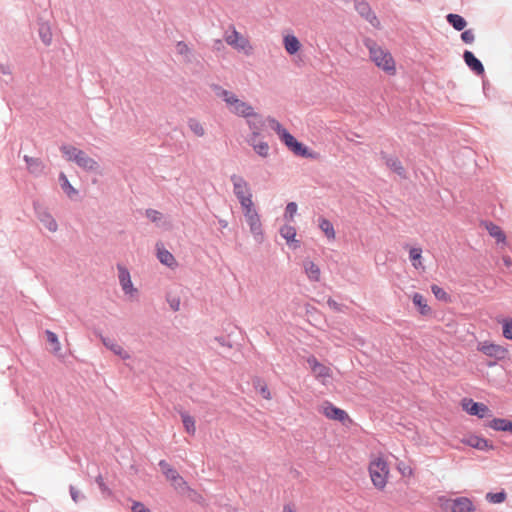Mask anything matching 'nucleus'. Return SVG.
Wrapping results in <instances>:
<instances>
[{
    "instance_id": "nucleus-1",
    "label": "nucleus",
    "mask_w": 512,
    "mask_h": 512,
    "mask_svg": "<svg viewBox=\"0 0 512 512\" xmlns=\"http://www.w3.org/2000/svg\"><path fill=\"white\" fill-rule=\"evenodd\" d=\"M365 46L369 51L370 60L389 76L396 75V62L392 54L373 40H366Z\"/></svg>"
},
{
    "instance_id": "nucleus-2",
    "label": "nucleus",
    "mask_w": 512,
    "mask_h": 512,
    "mask_svg": "<svg viewBox=\"0 0 512 512\" xmlns=\"http://www.w3.org/2000/svg\"><path fill=\"white\" fill-rule=\"evenodd\" d=\"M269 126L276 132L280 140L295 155L305 158H315L316 154L311 152L302 143L298 142L277 120L268 119Z\"/></svg>"
},
{
    "instance_id": "nucleus-3",
    "label": "nucleus",
    "mask_w": 512,
    "mask_h": 512,
    "mask_svg": "<svg viewBox=\"0 0 512 512\" xmlns=\"http://www.w3.org/2000/svg\"><path fill=\"white\" fill-rule=\"evenodd\" d=\"M368 471L374 487L383 490L390 473L388 462L382 457H377L370 461Z\"/></svg>"
},
{
    "instance_id": "nucleus-4",
    "label": "nucleus",
    "mask_w": 512,
    "mask_h": 512,
    "mask_svg": "<svg viewBox=\"0 0 512 512\" xmlns=\"http://www.w3.org/2000/svg\"><path fill=\"white\" fill-rule=\"evenodd\" d=\"M66 160L75 162L80 168L87 171H96L99 165L96 160L88 156L83 150L71 145L61 147Z\"/></svg>"
},
{
    "instance_id": "nucleus-5",
    "label": "nucleus",
    "mask_w": 512,
    "mask_h": 512,
    "mask_svg": "<svg viewBox=\"0 0 512 512\" xmlns=\"http://www.w3.org/2000/svg\"><path fill=\"white\" fill-rule=\"evenodd\" d=\"M219 96L226 103L231 113L243 118L252 114L253 107L247 102L239 99L233 92L228 90H221Z\"/></svg>"
},
{
    "instance_id": "nucleus-6",
    "label": "nucleus",
    "mask_w": 512,
    "mask_h": 512,
    "mask_svg": "<svg viewBox=\"0 0 512 512\" xmlns=\"http://www.w3.org/2000/svg\"><path fill=\"white\" fill-rule=\"evenodd\" d=\"M224 39L228 45L237 50L238 52L243 53L246 56H250L253 53V46L250 43L249 39L239 33L235 27H231L225 33Z\"/></svg>"
},
{
    "instance_id": "nucleus-7",
    "label": "nucleus",
    "mask_w": 512,
    "mask_h": 512,
    "mask_svg": "<svg viewBox=\"0 0 512 512\" xmlns=\"http://www.w3.org/2000/svg\"><path fill=\"white\" fill-rule=\"evenodd\" d=\"M230 180L233 184V192L239 200L241 207L254 204L249 183L242 176L235 174L230 177Z\"/></svg>"
},
{
    "instance_id": "nucleus-8",
    "label": "nucleus",
    "mask_w": 512,
    "mask_h": 512,
    "mask_svg": "<svg viewBox=\"0 0 512 512\" xmlns=\"http://www.w3.org/2000/svg\"><path fill=\"white\" fill-rule=\"evenodd\" d=\"M460 406L464 412L471 416H476L479 419L490 418L492 416V411L486 404L475 402L471 398H463L460 402Z\"/></svg>"
},
{
    "instance_id": "nucleus-9",
    "label": "nucleus",
    "mask_w": 512,
    "mask_h": 512,
    "mask_svg": "<svg viewBox=\"0 0 512 512\" xmlns=\"http://www.w3.org/2000/svg\"><path fill=\"white\" fill-rule=\"evenodd\" d=\"M319 412L323 414L326 418L338 421L343 425H348L352 423V419L349 417L346 411L337 408L328 401L322 403V405L319 407Z\"/></svg>"
},
{
    "instance_id": "nucleus-10",
    "label": "nucleus",
    "mask_w": 512,
    "mask_h": 512,
    "mask_svg": "<svg viewBox=\"0 0 512 512\" xmlns=\"http://www.w3.org/2000/svg\"><path fill=\"white\" fill-rule=\"evenodd\" d=\"M477 350L498 361L505 359L509 353L506 347L490 341L479 342L477 344Z\"/></svg>"
},
{
    "instance_id": "nucleus-11",
    "label": "nucleus",
    "mask_w": 512,
    "mask_h": 512,
    "mask_svg": "<svg viewBox=\"0 0 512 512\" xmlns=\"http://www.w3.org/2000/svg\"><path fill=\"white\" fill-rule=\"evenodd\" d=\"M245 219L250 227L251 233L255 236H262V223L254 204L242 207Z\"/></svg>"
},
{
    "instance_id": "nucleus-12",
    "label": "nucleus",
    "mask_w": 512,
    "mask_h": 512,
    "mask_svg": "<svg viewBox=\"0 0 512 512\" xmlns=\"http://www.w3.org/2000/svg\"><path fill=\"white\" fill-rule=\"evenodd\" d=\"M314 376L321 383L327 384L329 380L332 378V371L329 367L317 361L315 357H309L307 360Z\"/></svg>"
},
{
    "instance_id": "nucleus-13",
    "label": "nucleus",
    "mask_w": 512,
    "mask_h": 512,
    "mask_svg": "<svg viewBox=\"0 0 512 512\" xmlns=\"http://www.w3.org/2000/svg\"><path fill=\"white\" fill-rule=\"evenodd\" d=\"M98 466L95 463L87 465V475L90 478H94L95 483L97 484L102 496L104 498H109L112 496L113 492L105 483L104 478L101 473L98 472Z\"/></svg>"
},
{
    "instance_id": "nucleus-14",
    "label": "nucleus",
    "mask_w": 512,
    "mask_h": 512,
    "mask_svg": "<svg viewBox=\"0 0 512 512\" xmlns=\"http://www.w3.org/2000/svg\"><path fill=\"white\" fill-rule=\"evenodd\" d=\"M118 272L119 282L122 290L126 295L134 298L137 295L138 290L133 286L129 271L123 266H118Z\"/></svg>"
},
{
    "instance_id": "nucleus-15",
    "label": "nucleus",
    "mask_w": 512,
    "mask_h": 512,
    "mask_svg": "<svg viewBox=\"0 0 512 512\" xmlns=\"http://www.w3.org/2000/svg\"><path fill=\"white\" fill-rule=\"evenodd\" d=\"M475 505L468 497L460 496L451 500L450 512H473Z\"/></svg>"
},
{
    "instance_id": "nucleus-16",
    "label": "nucleus",
    "mask_w": 512,
    "mask_h": 512,
    "mask_svg": "<svg viewBox=\"0 0 512 512\" xmlns=\"http://www.w3.org/2000/svg\"><path fill=\"white\" fill-rule=\"evenodd\" d=\"M159 466L166 478L173 481L176 485L181 486L187 484L183 477L179 475L177 470L171 467L166 460H160Z\"/></svg>"
},
{
    "instance_id": "nucleus-17",
    "label": "nucleus",
    "mask_w": 512,
    "mask_h": 512,
    "mask_svg": "<svg viewBox=\"0 0 512 512\" xmlns=\"http://www.w3.org/2000/svg\"><path fill=\"white\" fill-rule=\"evenodd\" d=\"M355 5L356 10L359 12V14L363 16L367 21H369L372 26H374L375 28L380 27L379 19L371 11L369 5L365 1L357 0Z\"/></svg>"
},
{
    "instance_id": "nucleus-18",
    "label": "nucleus",
    "mask_w": 512,
    "mask_h": 512,
    "mask_svg": "<svg viewBox=\"0 0 512 512\" xmlns=\"http://www.w3.org/2000/svg\"><path fill=\"white\" fill-rule=\"evenodd\" d=\"M245 118L247 119V124L252 131L251 137H258L261 133L263 126H264V120H263L262 116L260 114L256 113L253 109L252 114Z\"/></svg>"
},
{
    "instance_id": "nucleus-19",
    "label": "nucleus",
    "mask_w": 512,
    "mask_h": 512,
    "mask_svg": "<svg viewBox=\"0 0 512 512\" xmlns=\"http://www.w3.org/2000/svg\"><path fill=\"white\" fill-rule=\"evenodd\" d=\"M303 269L307 278L312 282H319L321 279L320 267L312 260L305 259L303 261Z\"/></svg>"
},
{
    "instance_id": "nucleus-20",
    "label": "nucleus",
    "mask_w": 512,
    "mask_h": 512,
    "mask_svg": "<svg viewBox=\"0 0 512 512\" xmlns=\"http://www.w3.org/2000/svg\"><path fill=\"white\" fill-rule=\"evenodd\" d=\"M102 342L109 350L122 359L126 360L130 358V354L115 340L103 337Z\"/></svg>"
},
{
    "instance_id": "nucleus-21",
    "label": "nucleus",
    "mask_w": 512,
    "mask_h": 512,
    "mask_svg": "<svg viewBox=\"0 0 512 512\" xmlns=\"http://www.w3.org/2000/svg\"><path fill=\"white\" fill-rule=\"evenodd\" d=\"M464 61L466 65L473 70L477 75H482L484 73V67L482 63L474 56V54L470 51H465L463 54Z\"/></svg>"
},
{
    "instance_id": "nucleus-22",
    "label": "nucleus",
    "mask_w": 512,
    "mask_h": 512,
    "mask_svg": "<svg viewBox=\"0 0 512 512\" xmlns=\"http://www.w3.org/2000/svg\"><path fill=\"white\" fill-rule=\"evenodd\" d=\"M249 144L252 146L253 150L256 154H258L262 158H267L270 154V147L267 142L258 141L257 137H251L248 140Z\"/></svg>"
},
{
    "instance_id": "nucleus-23",
    "label": "nucleus",
    "mask_w": 512,
    "mask_h": 512,
    "mask_svg": "<svg viewBox=\"0 0 512 512\" xmlns=\"http://www.w3.org/2000/svg\"><path fill=\"white\" fill-rule=\"evenodd\" d=\"M412 301L421 315L426 316L431 313V308L422 294L414 293L412 295Z\"/></svg>"
},
{
    "instance_id": "nucleus-24",
    "label": "nucleus",
    "mask_w": 512,
    "mask_h": 512,
    "mask_svg": "<svg viewBox=\"0 0 512 512\" xmlns=\"http://www.w3.org/2000/svg\"><path fill=\"white\" fill-rule=\"evenodd\" d=\"M286 52L290 55L297 53L301 48V43L294 35H286L283 39Z\"/></svg>"
},
{
    "instance_id": "nucleus-25",
    "label": "nucleus",
    "mask_w": 512,
    "mask_h": 512,
    "mask_svg": "<svg viewBox=\"0 0 512 512\" xmlns=\"http://www.w3.org/2000/svg\"><path fill=\"white\" fill-rule=\"evenodd\" d=\"M462 443L470 448H487L488 446L485 439L473 434L466 435L463 438Z\"/></svg>"
},
{
    "instance_id": "nucleus-26",
    "label": "nucleus",
    "mask_w": 512,
    "mask_h": 512,
    "mask_svg": "<svg viewBox=\"0 0 512 512\" xmlns=\"http://www.w3.org/2000/svg\"><path fill=\"white\" fill-rule=\"evenodd\" d=\"M488 426L496 431L512 432V421L503 418H494L489 421Z\"/></svg>"
},
{
    "instance_id": "nucleus-27",
    "label": "nucleus",
    "mask_w": 512,
    "mask_h": 512,
    "mask_svg": "<svg viewBox=\"0 0 512 512\" xmlns=\"http://www.w3.org/2000/svg\"><path fill=\"white\" fill-rule=\"evenodd\" d=\"M281 236L287 241L288 244L295 243V248L299 247V242L296 240V229L292 225H284L280 229Z\"/></svg>"
},
{
    "instance_id": "nucleus-28",
    "label": "nucleus",
    "mask_w": 512,
    "mask_h": 512,
    "mask_svg": "<svg viewBox=\"0 0 512 512\" xmlns=\"http://www.w3.org/2000/svg\"><path fill=\"white\" fill-rule=\"evenodd\" d=\"M485 228L487 229L490 236L495 238L497 242L505 243L506 236L499 226L492 222H487L485 223Z\"/></svg>"
},
{
    "instance_id": "nucleus-29",
    "label": "nucleus",
    "mask_w": 512,
    "mask_h": 512,
    "mask_svg": "<svg viewBox=\"0 0 512 512\" xmlns=\"http://www.w3.org/2000/svg\"><path fill=\"white\" fill-rule=\"evenodd\" d=\"M157 256L159 261L168 267H174L177 265L175 257L164 248H158Z\"/></svg>"
},
{
    "instance_id": "nucleus-30",
    "label": "nucleus",
    "mask_w": 512,
    "mask_h": 512,
    "mask_svg": "<svg viewBox=\"0 0 512 512\" xmlns=\"http://www.w3.org/2000/svg\"><path fill=\"white\" fill-rule=\"evenodd\" d=\"M446 19L448 23L452 25L453 28L456 29L457 31H462L467 25L466 20L461 15L458 14H448Z\"/></svg>"
},
{
    "instance_id": "nucleus-31",
    "label": "nucleus",
    "mask_w": 512,
    "mask_h": 512,
    "mask_svg": "<svg viewBox=\"0 0 512 512\" xmlns=\"http://www.w3.org/2000/svg\"><path fill=\"white\" fill-rule=\"evenodd\" d=\"M40 222L43 226L50 232H56L58 229V225L56 220L49 213H42L39 216Z\"/></svg>"
},
{
    "instance_id": "nucleus-32",
    "label": "nucleus",
    "mask_w": 512,
    "mask_h": 512,
    "mask_svg": "<svg viewBox=\"0 0 512 512\" xmlns=\"http://www.w3.org/2000/svg\"><path fill=\"white\" fill-rule=\"evenodd\" d=\"M59 181L61 188L64 190V192L67 194L69 198H73L77 195L78 191L70 184L68 178L64 173H61L59 176Z\"/></svg>"
},
{
    "instance_id": "nucleus-33",
    "label": "nucleus",
    "mask_w": 512,
    "mask_h": 512,
    "mask_svg": "<svg viewBox=\"0 0 512 512\" xmlns=\"http://www.w3.org/2000/svg\"><path fill=\"white\" fill-rule=\"evenodd\" d=\"M319 228L326 235V237L330 240L335 239V230L333 224L325 218H321L319 220Z\"/></svg>"
},
{
    "instance_id": "nucleus-34",
    "label": "nucleus",
    "mask_w": 512,
    "mask_h": 512,
    "mask_svg": "<svg viewBox=\"0 0 512 512\" xmlns=\"http://www.w3.org/2000/svg\"><path fill=\"white\" fill-rule=\"evenodd\" d=\"M181 420L187 433L194 434L196 431V425L194 418L187 412H181Z\"/></svg>"
},
{
    "instance_id": "nucleus-35",
    "label": "nucleus",
    "mask_w": 512,
    "mask_h": 512,
    "mask_svg": "<svg viewBox=\"0 0 512 512\" xmlns=\"http://www.w3.org/2000/svg\"><path fill=\"white\" fill-rule=\"evenodd\" d=\"M507 493L504 489L497 492H488L485 496L486 500L492 504H500L506 500Z\"/></svg>"
},
{
    "instance_id": "nucleus-36",
    "label": "nucleus",
    "mask_w": 512,
    "mask_h": 512,
    "mask_svg": "<svg viewBox=\"0 0 512 512\" xmlns=\"http://www.w3.org/2000/svg\"><path fill=\"white\" fill-rule=\"evenodd\" d=\"M188 127L197 137H202L205 135V128L203 124L195 118H191L188 120Z\"/></svg>"
},
{
    "instance_id": "nucleus-37",
    "label": "nucleus",
    "mask_w": 512,
    "mask_h": 512,
    "mask_svg": "<svg viewBox=\"0 0 512 512\" xmlns=\"http://www.w3.org/2000/svg\"><path fill=\"white\" fill-rule=\"evenodd\" d=\"M24 160L31 173H39L43 170V164L39 159L25 156Z\"/></svg>"
},
{
    "instance_id": "nucleus-38",
    "label": "nucleus",
    "mask_w": 512,
    "mask_h": 512,
    "mask_svg": "<svg viewBox=\"0 0 512 512\" xmlns=\"http://www.w3.org/2000/svg\"><path fill=\"white\" fill-rule=\"evenodd\" d=\"M39 35L42 40V42L45 45H50L52 42V32L50 29V26L46 23L41 24L39 28Z\"/></svg>"
},
{
    "instance_id": "nucleus-39",
    "label": "nucleus",
    "mask_w": 512,
    "mask_h": 512,
    "mask_svg": "<svg viewBox=\"0 0 512 512\" xmlns=\"http://www.w3.org/2000/svg\"><path fill=\"white\" fill-rule=\"evenodd\" d=\"M422 257V249L418 247L411 248L409 250V258L412 261L413 266L418 269L422 266L420 259Z\"/></svg>"
},
{
    "instance_id": "nucleus-40",
    "label": "nucleus",
    "mask_w": 512,
    "mask_h": 512,
    "mask_svg": "<svg viewBox=\"0 0 512 512\" xmlns=\"http://www.w3.org/2000/svg\"><path fill=\"white\" fill-rule=\"evenodd\" d=\"M386 158V164L388 167H390L393 171L398 173L399 175L403 174V167L401 165V162L397 158L392 157H385Z\"/></svg>"
},
{
    "instance_id": "nucleus-41",
    "label": "nucleus",
    "mask_w": 512,
    "mask_h": 512,
    "mask_svg": "<svg viewBox=\"0 0 512 512\" xmlns=\"http://www.w3.org/2000/svg\"><path fill=\"white\" fill-rule=\"evenodd\" d=\"M46 336L48 342L53 346L54 352H59L61 350V345L57 335L54 332L47 330Z\"/></svg>"
},
{
    "instance_id": "nucleus-42",
    "label": "nucleus",
    "mask_w": 512,
    "mask_h": 512,
    "mask_svg": "<svg viewBox=\"0 0 512 512\" xmlns=\"http://www.w3.org/2000/svg\"><path fill=\"white\" fill-rule=\"evenodd\" d=\"M503 336L506 339L512 340V319H506L503 321Z\"/></svg>"
},
{
    "instance_id": "nucleus-43",
    "label": "nucleus",
    "mask_w": 512,
    "mask_h": 512,
    "mask_svg": "<svg viewBox=\"0 0 512 512\" xmlns=\"http://www.w3.org/2000/svg\"><path fill=\"white\" fill-rule=\"evenodd\" d=\"M297 210V204L295 202H289L286 206L285 217L292 220L294 215L297 213Z\"/></svg>"
},
{
    "instance_id": "nucleus-44",
    "label": "nucleus",
    "mask_w": 512,
    "mask_h": 512,
    "mask_svg": "<svg viewBox=\"0 0 512 512\" xmlns=\"http://www.w3.org/2000/svg\"><path fill=\"white\" fill-rule=\"evenodd\" d=\"M146 216L152 222H158V221L162 220V218H163L162 213L157 210H154V209L146 210Z\"/></svg>"
},
{
    "instance_id": "nucleus-45",
    "label": "nucleus",
    "mask_w": 512,
    "mask_h": 512,
    "mask_svg": "<svg viewBox=\"0 0 512 512\" xmlns=\"http://www.w3.org/2000/svg\"><path fill=\"white\" fill-rule=\"evenodd\" d=\"M69 492H70V496H71L72 500L75 503H79L82 499L85 498V496L83 494H81L80 491L78 489H76L73 485H70Z\"/></svg>"
},
{
    "instance_id": "nucleus-46",
    "label": "nucleus",
    "mask_w": 512,
    "mask_h": 512,
    "mask_svg": "<svg viewBox=\"0 0 512 512\" xmlns=\"http://www.w3.org/2000/svg\"><path fill=\"white\" fill-rule=\"evenodd\" d=\"M461 39L463 42H465L467 44L473 43L475 40V34H474L473 30L469 29V30H465L464 32H462Z\"/></svg>"
},
{
    "instance_id": "nucleus-47",
    "label": "nucleus",
    "mask_w": 512,
    "mask_h": 512,
    "mask_svg": "<svg viewBox=\"0 0 512 512\" xmlns=\"http://www.w3.org/2000/svg\"><path fill=\"white\" fill-rule=\"evenodd\" d=\"M132 512H149V508L140 501H133L131 505Z\"/></svg>"
},
{
    "instance_id": "nucleus-48",
    "label": "nucleus",
    "mask_w": 512,
    "mask_h": 512,
    "mask_svg": "<svg viewBox=\"0 0 512 512\" xmlns=\"http://www.w3.org/2000/svg\"><path fill=\"white\" fill-rule=\"evenodd\" d=\"M431 290L436 298L445 300L447 298V293L439 286L433 285Z\"/></svg>"
},
{
    "instance_id": "nucleus-49",
    "label": "nucleus",
    "mask_w": 512,
    "mask_h": 512,
    "mask_svg": "<svg viewBox=\"0 0 512 512\" xmlns=\"http://www.w3.org/2000/svg\"><path fill=\"white\" fill-rule=\"evenodd\" d=\"M398 470L402 474V476H404V477L411 476L412 473H413L412 468L409 465H407V464H405L403 462H400L398 464Z\"/></svg>"
},
{
    "instance_id": "nucleus-50",
    "label": "nucleus",
    "mask_w": 512,
    "mask_h": 512,
    "mask_svg": "<svg viewBox=\"0 0 512 512\" xmlns=\"http://www.w3.org/2000/svg\"><path fill=\"white\" fill-rule=\"evenodd\" d=\"M177 53L181 55H188L190 53V49L184 42H178L176 45Z\"/></svg>"
},
{
    "instance_id": "nucleus-51",
    "label": "nucleus",
    "mask_w": 512,
    "mask_h": 512,
    "mask_svg": "<svg viewBox=\"0 0 512 512\" xmlns=\"http://www.w3.org/2000/svg\"><path fill=\"white\" fill-rule=\"evenodd\" d=\"M168 302L170 304V307L174 311H178L180 309V299L178 297H168Z\"/></svg>"
},
{
    "instance_id": "nucleus-52",
    "label": "nucleus",
    "mask_w": 512,
    "mask_h": 512,
    "mask_svg": "<svg viewBox=\"0 0 512 512\" xmlns=\"http://www.w3.org/2000/svg\"><path fill=\"white\" fill-rule=\"evenodd\" d=\"M327 304H328V306H329L331 309H333V310H335V311H340V310H341V306H340V304H338V303H337L334 299H332V298H329V299L327 300Z\"/></svg>"
},
{
    "instance_id": "nucleus-53",
    "label": "nucleus",
    "mask_w": 512,
    "mask_h": 512,
    "mask_svg": "<svg viewBox=\"0 0 512 512\" xmlns=\"http://www.w3.org/2000/svg\"><path fill=\"white\" fill-rule=\"evenodd\" d=\"M260 393L263 396V398H265L267 400H269L271 398V393H270V391H269L267 386L261 387Z\"/></svg>"
},
{
    "instance_id": "nucleus-54",
    "label": "nucleus",
    "mask_w": 512,
    "mask_h": 512,
    "mask_svg": "<svg viewBox=\"0 0 512 512\" xmlns=\"http://www.w3.org/2000/svg\"><path fill=\"white\" fill-rule=\"evenodd\" d=\"M283 512H296V510L292 504H285L283 507Z\"/></svg>"
},
{
    "instance_id": "nucleus-55",
    "label": "nucleus",
    "mask_w": 512,
    "mask_h": 512,
    "mask_svg": "<svg viewBox=\"0 0 512 512\" xmlns=\"http://www.w3.org/2000/svg\"><path fill=\"white\" fill-rule=\"evenodd\" d=\"M149 512H152V511L149 509Z\"/></svg>"
}]
</instances>
